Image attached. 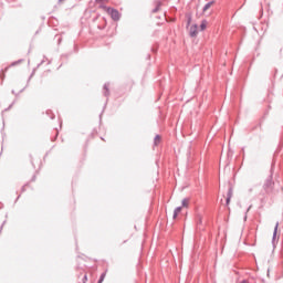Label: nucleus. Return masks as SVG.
Segmentation results:
<instances>
[{
  "label": "nucleus",
  "mask_w": 283,
  "mask_h": 283,
  "mask_svg": "<svg viewBox=\"0 0 283 283\" xmlns=\"http://www.w3.org/2000/svg\"><path fill=\"white\" fill-rule=\"evenodd\" d=\"M264 189L266 193H271L273 191V187H275V184L273 182V178H269L264 184Z\"/></svg>",
  "instance_id": "obj_1"
},
{
  "label": "nucleus",
  "mask_w": 283,
  "mask_h": 283,
  "mask_svg": "<svg viewBox=\"0 0 283 283\" xmlns=\"http://www.w3.org/2000/svg\"><path fill=\"white\" fill-rule=\"evenodd\" d=\"M108 14H111L113 21H118L120 19V13L115 9H107Z\"/></svg>",
  "instance_id": "obj_2"
},
{
  "label": "nucleus",
  "mask_w": 283,
  "mask_h": 283,
  "mask_svg": "<svg viewBox=\"0 0 283 283\" xmlns=\"http://www.w3.org/2000/svg\"><path fill=\"white\" fill-rule=\"evenodd\" d=\"M190 36H198V25L193 24L190 27Z\"/></svg>",
  "instance_id": "obj_3"
},
{
  "label": "nucleus",
  "mask_w": 283,
  "mask_h": 283,
  "mask_svg": "<svg viewBox=\"0 0 283 283\" xmlns=\"http://www.w3.org/2000/svg\"><path fill=\"white\" fill-rule=\"evenodd\" d=\"M207 25H208L207 20H202V22H201V24H200V31H201V32H205V30H207Z\"/></svg>",
  "instance_id": "obj_4"
},
{
  "label": "nucleus",
  "mask_w": 283,
  "mask_h": 283,
  "mask_svg": "<svg viewBox=\"0 0 283 283\" xmlns=\"http://www.w3.org/2000/svg\"><path fill=\"white\" fill-rule=\"evenodd\" d=\"M180 211H182V207H178L175 209V212H174V219L176 220V218H178V214L180 213Z\"/></svg>",
  "instance_id": "obj_5"
},
{
  "label": "nucleus",
  "mask_w": 283,
  "mask_h": 283,
  "mask_svg": "<svg viewBox=\"0 0 283 283\" xmlns=\"http://www.w3.org/2000/svg\"><path fill=\"white\" fill-rule=\"evenodd\" d=\"M213 3H216L214 1L208 2L205 7H203V12H207V10H209V8H211V6H213Z\"/></svg>",
  "instance_id": "obj_6"
},
{
  "label": "nucleus",
  "mask_w": 283,
  "mask_h": 283,
  "mask_svg": "<svg viewBox=\"0 0 283 283\" xmlns=\"http://www.w3.org/2000/svg\"><path fill=\"white\" fill-rule=\"evenodd\" d=\"M182 207H189V199H184L181 202Z\"/></svg>",
  "instance_id": "obj_7"
},
{
  "label": "nucleus",
  "mask_w": 283,
  "mask_h": 283,
  "mask_svg": "<svg viewBox=\"0 0 283 283\" xmlns=\"http://www.w3.org/2000/svg\"><path fill=\"white\" fill-rule=\"evenodd\" d=\"M229 202H231V191H229V193H228L227 205H229Z\"/></svg>",
  "instance_id": "obj_8"
},
{
  "label": "nucleus",
  "mask_w": 283,
  "mask_h": 283,
  "mask_svg": "<svg viewBox=\"0 0 283 283\" xmlns=\"http://www.w3.org/2000/svg\"><path fill=\"white\" fill-rule=\"evenodd\" d=\"M277 227H280L279 223H276V226H275V228H274V238H275V235H277Z\"/></svg>",
  "instance_id": "obj_9"
},
{
  "label": "nucleus",
  "mask_w": 283,
  "mask_h": 283,
  "mask_svg": "<svg viewBox=\"0 0 283 283\" xmlns=\"http://www.w3.org/2000/svg\"><path fill=\"white\" fill-rule=\"evenodd\" d=\"M103 280H105V274H102V276H101V279H99L98 283H102V282H103Z\"/></svg>",
  "instance_id": "obj_10"
},
{
  "label": "nucleus",
  "mask_w": 283,
  "mask_h": 283,
  "mask_svg": "<svg viewBox=\"0 0 283 283\" xmlns=\"http://www.w3.org/2000/svg\"><path fill=\"white\" fill-rule=\"evenodd\" d=\"M155 143H160V136H156Z\"/></svg>",
  "instance_id": "obj_11"
},
{
  "label": "nucleus",
  "mask_w": 283,
  "mask_h": 283,
  "mask_svg": "<svg viewBox=\"0 0 283 283\" xmlns=\"http://www.w3.org/2000/svg\"><path fill=\"white\" fill-rule=\"evenodd\" d=\"M63 0H60V2H62Z\"/></svg>",
  "instance_id": "obj_12"
}]
</instances>
